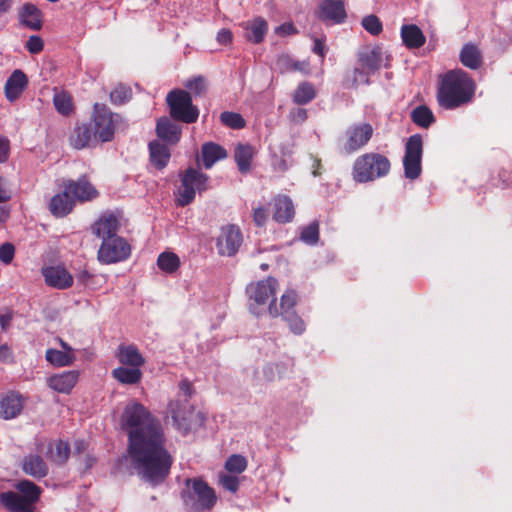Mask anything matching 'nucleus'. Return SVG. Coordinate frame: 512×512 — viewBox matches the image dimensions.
Listing matches in <instances>:
<instances>
[{
  "mask_svg": "<svg viewBox=\"0 0 512 512\" xmlns=\"http://www.w3.org/2000/svg\"><path fill=\"white\" fill-rule=\"evenodd\" d=\"M122 427L127 433V454L138 477L156 487L165 482L173 465L166 448V437L160 421L142 404L126 406Z\"/></svg>",
  "mask_w": 512,
  "mask_h": 512,
  "instance_id": "nucleus-1",
  "label": "nucleus"
},
{
  "mask_svg": "<svg viewBox=\"0 0 512 512\" xmlns=\"http://www.w3.org/2000/svg\"><path fill=\"white\" fill-rule=\"evenodd\" d=\"M476 90L474 80L462 69H454L440 76L437 90L438 104L444 109H456L472 101Z\"/></svg>",
  "mask_w": 512,
  "mask_h": 512,
  "instance_id": "nucleus-2",
  "label": "nucleus"
},
{
  "mask_svg": "<svg viewBox=\"0 0 512 512\" xmlns=\"http://www.w3.org/2000/svg\"><path fill=\"white\" fill-rule=\"evenodd\" d=\"M181 499L189 512L211 510L217 501L215 490L200 477L187 478L181 491Z\"/></svg>",
  "mask_w": 512,
  "mask_h": 512,
  "instance_id": "nucleus-3",
  "label": "nucleus"
},
{
  "mask_svg": "<svg viewBox=\"0 0 512 512\" xmlns=\"http://www.w3.org/2000/svg\"><path fill=\"white\" fill-rule=\"evenodd\" d=\"M391 162L383 154L368 152L357 157L352 167V178L357 183L373 182L390 173Z\"/></svg>",
  "mask_w": 512,
  "mask_h": 512,
  "instance_id": "nucleus-4",
  "label": "nucleus"
},
{
  "mask_svg": "<svg viewBox=\"0 0 512 512\" xmlns=\"http://www.w3.org/2000/svg\"><path fill=\"white\" fill-rule=\"evenodd\" d=\"M20 493L7 491L0 493V504L9 512H34V505L39 500L41 488L29 480H22L16 485Z\"/></svg>",
  "mask_w": 512,
  "mask_h": 512,
  "instance_id": "nucleus-5",
  "label": "nucleus"
},
{
  "mask_svg": "<svg viewBox=\"0 0 512 512\" xmlns=\"http://www.w3.org/2000/svg\"><path fill=\"white\" fill-rule=\"evenodd\" d=\"M278 288V281L274 277H268L264 280L251 282L246 287L248 298V309L255 316L262 315L269 302L275 298Z\"/></svg>",
  "mask_w": 512,
  "mask_h": 512,
  "instance_id": "nucleus-6",
  "label": "nucleus"
},
{
  "mask_svg": "<svg viewBox=\"0 0 512 512\" xmlns=\"http://www.w3.org/2000/svg\"><path fill=\"white\" fill-rule=\"evenodd\" d=\"M166 103L169 115L175 121L192 124L199 118V109L193 104L192 96L186 90H171L166 96Z\"/></svg>",
  "mask_w": 512,
  "mask_h": 512,
  "instance_id": "nucleus-7",
  "label": "nucleus"
},
{
  "mask_svg": "<svg viewBox=\"0 0 512 512\" xmlns=\"http://www.w3.org/2000/svg\"><path fill=\"white\" fill-rule=\"evenodd\" d=\"M209 177L193 167L187 168L180 176L181 185L176 193V204L185 207L191 204L196 192L201 193L208 189Z\"/></svg>",
  "mask_w": 512,
  "mask_h": 512,
  "instance_id": "nucleus-8",
  "label": "nucleus"
},
{
  "mask_svg": "<svg viewBox=\"0 0 512 512\" xmlns=\"http://www.w3.org/2000/svg\"><path fill=\"white\" fill-rule=\"evenodd\" d=\"M373 134L374 128L368 122H359L349 125L341 140V152L346 155L354 154L369 143Z\"/></svg>",
  "mask_w": 512,
  "mask_h": 512,
  "instance_id": "nucleus-9",
  "label": "nucleus"
},
{
  "mask_svg": "<svg viewBox=\"0 0 512 512\" xmlns=\"http://www.w3.org/2000/svg\"><path fill=\"white\" fill-rule=\"evenodd\" d=\"M423 140L420 134L411 135L405 144L403 157L404 174L407 179L415 180L422 172Z\"/></svg>",
  "mask_w": 512,
  "mask_h": 512,
  "instance_id": "nucleus-10",
  "label": "nucleus"
},
{
  "mask_svg": "<svg viewBox=\"0 0 512 512\" xmlns=\"http://www.w3.org/2000/svg\"><path fill=\"white\" fill-rule=\"evenodd\" d=\"M131 255V246L122 237H106L98 250V260L104 264L125 261Z\"/></svg>",
  "mask_w": 512,
  "mask_h": 512,
  "instance_id": "nucleus-11",
  "label": "nucleus"
},
{
  "mask_svg": "<svg viewBox=\"0 0 512 512\" xmlns=\"http://www.w3.org/2000/svg\"><path fill=\"white\" fill-rule=\"evenodd\" d=\"M94 132L102 142L111 141L114 137L115 115L105 104L95 103L93 107Z\"/></svg>",
  "mask_w": 512,
  "mask_h": 512,
  "instance_id": "nucleus-12",
  "label": "nucleus"
},
{
  "mask_svg": "<svg viewBox=\"0 0 512 512\" xmlns=\"http://www.w3.org/2000/svg\"><path fill=\"white\" fill-rule=\"evenodd\" d=\"M242 241V233L239 227L236 225H227L221 230L216 242V248L220 255L230 257L238 252Z\"/></svg>",
  "mask_w": 512,
  "mask_h": 512,
  "instance_id": "nucleus-13",
  "label": "nucleus"
},
{
  "mask_svg": "<svg viewBox=\"0 0 512 512\" xmlns=\"http://www.w3.org/2000/svg\"><path fill=\"white\" fill-rule=\"evenodd\" d=\"M317 18L325 23L342 24L347 19L343 0H322L316 11Z\"/></svg>",
  "mask_w": 512,
  "mask_h": 512,
  "instance_id": "nucleus-14",
  "label": "nucleus"
},
{
  "mask_svg": "<svg viewBox=\"0 0 512 512\" xmlns=\"http://www.w3.org/2000/svg\"><path fill=\"white\" fill-rule=\"evenodd\" d=\"M63 188L68 191L74 201L79 202L91 201L99 194L86 175L79 177L77 180L64 181Z\"/></svg>",
  "mask_w": 512,
  "mask_h": 512,
  "instance_id": "nucleus-15",
  "label": "nucleus"
},
{
  "mask_svg": "<svg viewBox=\"0 0 512 512\" xmlns=\"http://www.w3.org/2000/svg\"><path fill=\"white\" fill-rule=\"evenodd\" d=\"M45 283L53 288L64 290L73 285V276L62 266H48L42 269Z\"/></svg>",
  "mask_w": 512,
  "mask_h": 512,
  "instance_id": "nucleus-16",
  "label": "nucleus"
},
{
  "mask_svg": "<svg viewBox=\"0 0 512 512\" xmlns=\"http://www.w3.org/2000/svg\"><path fill=\"white\" fill-rule=\"evenodd\" d=\"M297 304V293L294 290H287L280 298L279 305L277 304L276 297L273 298L268 306L267 311L269 315L273 318L283 317L289 313L295 311V306Z\"/></svg>",
  "mask_w": 512,
  "mask_h": 512,
  "instance_id": "nucleus-17",
  "label": "nucleus"
},
{
  "mask_svg": "<svg viewBox=\"0 0 512 512\" xmlns=\"http://www.w3.org/2000/svg\"><path fill=\"white\" fill-rule=\"evenodd\" d=\"M18 19L21 25L33 31H39L43 26L42 11L29 2L24 3L19 9Z\"/></svg>",
  "mask_w": 512,
  "mask_h": 512,
  "instance_id": "nucleus-18",
  "label": "nucleus"
},
{
  "mask_svg": "<svg viewBox=\"0 0 512 512\" xmlns=\"http://www.w3.org/2000/svg\"><path fill=\"white\" fill-rule=\"evenodd\" d=\"M96 134L89 123H76L70 136V145L77 150L87 148L95 140Z\"/></svg>",
  "mask_w": 512,
  "mask_h": 512,
  "instance_id": "nucleus-19",
  "label": "nucleus"
},
{
  "mask_svg": "<svg viewBox=\"0 0 512 512\" xmlns=\"http://www.w3.org/2000/svg\"><path fill=\"white\" fill-rule=\"evenodd\" d=\"M120 228V223L113 213H104L100 218L91 226L92 233L101 238L102 241L106 237H116Z\"/></svg>",
  "mask_w": 512,
  "mask_h": 512,
  "instance_id": "nucleus-20",
  "label": "nucleus"
},
{
  "mask_svg": "<svg viewBox=\"0 0 512 512\" xmlns=\"http://www.w3.org/2000/svg\"><path fill=\"white\" fill-rule=\"evenodd\" d=\"M273 219L281 224L289 223L295 216V207L290 197L277 195L272 199Z\"/></svg>",
  "mask_w": 512,
  "mask_h": 512,
  "instance_id": "nucleus-21",
  "label": "nucleus"
},
{
  "mask_svg": "<svg viewBox=\"0 0 512 512\" xmlns=\"http://www.w3.org/2000/svg\"><path fill=\"white\" fill-rule=\"evenodd\" d=\"M156 134L164 142L175 145L181 138L182 129L171 117L163 116L157 120Z\"/></svg>",
  "mask_w": 512,
  "mask_h": 512,
  "instance_id": "nucleus-22",
  "label": "nucleus"
},
{
  "mask_svg": "<svg viewBox=\"0 0 512 512\" xmlns=\"http://www.w3.org/2000/svg\"><path fill=\"white\" fill-rule=\"evenodd\" d=\"M79 372L76 370L54 374L47 379V385L58 393L69 394L76 385Z\"/></svg>",
  "mask_w": 512,
  "mask_h": 512,
  "instance_id": "nucleus-23",
  "label": "nucleus"
},
{
  "mask_svg": "<svg viewBox=\"0 0 512 512\" xmlns=\"http://www.w3.org/2000/svg\"><path fill=\"white\" fill-rule=\"evenodd\" d=\"M27 86L28 78L26 74L22 70L16 69L11 73L5 83V97L10 102H13L21 96Z\"/></svg>",
  "mask_w": 512,
  "mask_h": 512,
  "instance_id": "nucleus-24",
  "label": "nucleus"
},
{
  "mask_svg": "<svg viewBox=\"0 0 512 512\" xmlns=\"http://www.w3.org/2000/svg\"><path fill=\"white\" fill-rule=\"evenodd\" d=\"M116 357L123 366L141 368L146 360L134 344H121L117 348Z\"/></svg>",
  "mask_w": 512,
  "mask_h": 512,
  "instance_id": "nucleus-25",
  "label": "nucleus"
},
{
  "mask_svg": "<svg viewBox=\"0 0 512 512\" xmlns=\"http://www.w3.org/2000/svg\"><path fill=\"white\" fill-rule=\"evenodd\" d=\"M24 406V398L16 392H9L0 400V417L5 420L17 417Z\"/></svg>",
  "mask_w": 512,
  "mask_h": 512,
  "instance_id": "nucleus-26",
  "label": "nucleus"
},
{
  "mask_svg": "<svg viewBox=\"0 0 512 512\" xmlns=\"http://www.w3.org/2000/svg\"><path fill=\"white\" fill-rule=\"evenodd\" d=\"M75 201L64 188L63 192L55 194L49 203V211L55 217L62 218L72 212Z\"/></svg>",
  "mask_w": 512,
  "mask_h": 512,
  "instance_id": "nucleus-27",
  "label": "nucleus"
},
{
  "mask_svg": "<svg viewBox=\"0 0 512 512\" xmlns=\"http://www.w3.org/2000/svg\"><path fill=\"white\" fill-rule=\"evenodd\" d=\"M400 35L403 45L409 50L419 49L426 42V36L415 24L402 25Z\"/></svg>",
  "mask_w": 512,
  "mask_h": 512,
  "instance_id": "nucleus-28",
  "label": "nucleus"
},
{
  "mask_svg": "<svg viewBox=\"0 0 512 512\" xmlns=\"http://www.w3.org/2000/svg\"><path fill=\"white\" fill-rule=\"evenodd\" d=\"M187 404V400H185V402L175 400L169 403V412L178 429H189V418L192 414V410L187 408Z\"/></svg>",
  "mask_w": 512,
  "mask_h": 512,
  "instance_id": "nucleus-29",
  "label": "nucleus"
},
{
  "mask_svg": "<svg viewBox=\"0 0 512 512\" xmlns=\"http://www.w3.org/2000/svg\"><path fill=\"white\" fill-rule=\"evenodd\" d=\"M149 154L152 165L158 170L164 169L171 157L168 146L157 140L149 143Z\"/></svg>",
  "mask_w": 512,
  "mask_h": 512,
  "instance_id": "nucleus-30",
  "label": "nucleus"
},
{
  "mask_svg": "<svg viewBox=\"0 0 512 512\" xmlns=\"http://www.w3.org/2000/svg\"><path fill=\"white\" fill-rule=\"evenodd\" d=\"M22 469L26 474L37 479L45 477L48 473V467L43 458L33 454L23 458Z\"/></svg>",
  "mask_w": 512,
  "mask_h": 512,
  "instance_id": "nucleus-31",
  "label": "nucleus"
},
{
  "mask_svg": "<svg viewBox=\"0 0 512 512\" xmlns=\"http://www.w3.org/2000/svg\"><path fill=\"white\" fill-rule=\"evenodd\" d=\"M460 62L467 68L476 70L483 62L481 51L473 43H466L459 54Z\"/></svg>",
  "mask_w": 512,
  "mask_h": 512,
  "instance_id": "nucleus-32",
  "label": "nucleus"
},
{
  "mask_svg": "<svg viewBox=\"0 0 512 512\" xmlns=\"http://www.w3.org/2000/svg\"><path fill=\"white\" fill-rule=\"evenodd\" d=\"M203 165L206 169H210L217 161L227 157V151L220 145L208 142L201 149Z\"/></svg>",
  "mask_w": 512,
  "mask_h": 512,
  "instance_id": "nucleus-33",
  "label": "nucleus"
},
{
  "mask_svg": "<svg viewBox=\"0 0 512 512\" xmlns=\"http://www.w3.org/2000/svg\"><path fill=\"white\" fill-rule=\"evenodd\" d=\"M112 376L121 384L134 385L142 379V371L139 368L120 366L112 370Z\"/></svg>",
  "mask_w": 512,
  "mask_h": 512,
  "instance_id": "nucleus-34",
  "label": "nucleus"
},
{
  "mask_svg": "<svg viewBox=\"0 0 512 512\" xmlns=\"http://www.w3.org/2000/svg\"><path fill=\"white\" fill-rule=\"evenodd\" d=\"M254 149L250 144H238L234 150V159L241 173H247L251 168Z\"/></svg>",
  "mask_w": 512,
  "mask_h": 512,
  "instance_id": "nucleus-35",
  "label": "nucleus"
},
{
  "mask_svg": "<svg viewBox=\"0 0 512 512\" xmlns=\"http://www.w3.org/2000/svg\"><path fill=\"white\" fill-rule=\"evenodd\" d=\"M358 62L362 68L366 69L370 74H374L381 66V52L377 49L362 52L358 56Z\"/></svg>",
  "mask_w": 512,
  "mask_h": 512,
  "instance_id": "nucleus-36",
  "label": "nucleus"
},
{
  "mask_svg": "<svg viewBox=\"0 0 512 512\" xmlns=\"http://www.w3.org/2000/svg\"><path fill=\"white\" fill-rule=\"evenodd\" d=\"M248 29L250 33L247 35V39L254 44H259L267 34L268 23L264 18L257 17L251 22Z\"/></svg>",
  "mask_w": 512,
  "mask_h": 512,
  "instance_id": "nucleus-37",
  "label": "nucleus"
},
{
  "mask_svg": "<svg viewBox=\"0 0 512 512\" xmlns=\"http://www.w3.org/2000/svg\"><path fill=\"white\" fill-rule=\"evenodd\" d=\"M411 120L419 127L428 128L435 122V117L430 108L425 105H420L412 110Z\"/></svg>",
  "mask_w": 512,
  "mask_h": 512,
  "instance_id": "nucleus-38",
  "label": "nucleus"
},
{
  "mask_svg": "<svg viewBox=\"0 0 512 512\" xmlns=\"http://www.w3.org/2000/svg\"><path fill=\"white\" fill-rule=\"evenodd\" d=\"M316 97V90L309 82L300 83L293 94V102L298 105H306Z\"/></svg>",
  "mask_w": 512,
  "mask_h": 512,
  "instance_id": "nucleus-39",
  "label": "nucleus"
},
{
  "mask_svg": "<svg viewBox=\"0 0 512 512\" xmlns=\"http://www.w3.org/2000/svg\"><path fill=\"white\" fill-rule=\"evenodd\" d=\"M53 104L56 111L64 116H69L74 110L72 97L65 91L54 94Z\"/></svg>",
  "mask_w": 512,
  "mask_h": 512,
  "instance_id": "nucleus-40",
  "label": "nucleus"
},
{
  "mask_svg": "<svg viewBox=\"0 0 512 512\" xmlns=\"http://www.w3.org/2000/svg\"><path fill=\"white\" fill-rule=\"evenodd\" d=\"M370 75L371 74L361 66L355 67L346 74L344 83L346 86L353 88H356L360 84L368 85L370 83Z\"/></svg>",
  "mask_w": 512,
  "mask_h": 512,
  "instance_id": "nucleus-41",
  "label": "nucleus"
},
{
  "mask_svg": "<svg viewBox=\"0 0 512 512\" xmlns=\"http://www.w3.org/2000/svg\"><path fill=\"white\" fill-rule=\"evenodd\" d=\"M46 360L54 366L63 367L71 365L75 361V356L70 352L48 349Z\"/></svg>",
  "mask_w": 512,
  "mask_h": 512,
  "instance_id": "nucleus-42",
  "label": "nucleus"
},
{
  "mask_svg": "<svg viewBox=\"0 0 512 512\" xmlns=\"http://www.w3.org/2000/svg\"><path fill=\"white\" fill-rule=\"evenodd\" d=\"M158 267L166 273H174L180 266L179 257L172 252H163L157 259Z\"/></svg>",
  "mask_w": 512,
  "mask_h": 512,
  "instance_id": "nucleus-43",
  "label": "nucleus"
},
{
  "mask_svg": "<svg viewBox=\"0 0 512 512\" xmlns=\"http://www.w3.org/2000/svg\"><path fill=\"white\" fill-rule=\"evenodd\" d=\"M220 121L222 124L232 129H242L246 125L241 114L230 111L222 112L220 114Z\"/></svg>",
  "mask_w": 512,
  "mask_h": 512,
  "instance_id": "nucleus-44",
  "label": "nucleus"
},
{
  "mask_svg": "<svg viewBox=\"0 0 512 512\" xmlns=\"http://www.w3.org/2000/svg\"><path fill=\"white\" fill-rule=\"evenodd\" d=\"M225 468L231 473L240 474L246 470L247 460L242 455L233 454L226 460Z\"/></svg>",
  "mask_w": 512,
  "mask_h": 512,
  "instance_id": "nucleus-45",
  "label": "nucleus"
},
{
  "mask_svg": "<svg viewBox=\"0 0 512 512\" xmlns=\"http://www.w3.org/2000/svg\"><path fill=\"white\" fill-rule=\"evenodd\" d=\"M131 96V89L124 85H118L110 92V100L115 105H122L128 102Z\"/></svg>",
  "mask_w": 512,
  "mask_h": 512,
  "instance_id": "nucleus-46",
  "label": "nucleus"
},
{
  "mask_svg": "<svg viewBox=\"0 0 512 512\" xmlns=\"http://www.w3.org/2000/svg\"><path fill=\"white\" fill-rule=\"evenodd\" d=\"M289 326V329L292 333L296 335H301L306 330V325L304 320L296 313V311L289 313L282 317Z\"/></svg>",
  "mask_w": 512,
  "mask_h": 512,
  "instance_id": "nucleus-47",
  "label": "nucleus"
},
{
  "mask_svg": "<svg viewBox=\"0 0 512 512\" xmlns=\"http://www.w3.org/2000/svg\"><path fill=\"white\" fill-rule=\"evenodd\" d=\"M301 240L307 244H315L319 240V224L314 221L303 228Z\"/></svg>",
  "mask_w": 512,
  "mask_h": 512,
  "instance_id": "nucleus-48",
  "label": "nucleus"
},
{
  "mask_svg": "<svg viewBox=\"0 0 512 512\" xmlns=\"http://www.w3.org/2000/svg\"><path fill=\"white\" fill-rule=\"evenodd\" d=\"M184 86L192 91L194 96H202L207 91L206 80L202 76H197L192 80H188Z\"/></svg>",
  "mask_w": 512,
  "mask_h": 512,
  "instance_id": "nucleus-49",
  "label": "nucleus"
},
{
  "mask_svg": "<svg viewBox=\"0 0 512 512\" xmlns=\"http://www.w3.org/2000/svg\"><path fill=\"white\" fill-rule=\"evenodd\" d=\"M362 26L372 35H378L382 32L383 26L379 18L375 15H368L363 18Z\"/></svg>",
  "mask_w": 512,
  "mask_h": 512,
  "instance_id": "nucleus-50",
  "label": "nucleus"
},
{
  "mask_svg": "<svg viewBox=\"0 0 512 512\" xmlns=\"http://www.w3.org/2000/svg\"><path fill=\"white\" fill-rule=\"evenodd\" d=\"M70 456V445L66 441L59 440L56 443L55 455H53V461L58 464H64Z\"/></svg>",
  "mask_w": 512,
  "mask_h": 512,
  "instance_id": "nucleus-51",
  "label": "nucleus"
},
{
  "mask_svg": "<svg viewBox=\"0 0 512 512\" xmlns=\"http://www.w3.org/2000/svg\"><path fill=\"white\" fill-rule=\"evenodd\" d=\"M219 482L222 487L232 493L237 492L239 488V478L235 475L223 474L219 476Z\"/></svg>",
  "mask_w": 512,
  "mask_h": 512,
  "instance_id": "nucleus-52",
  "label": "nucleus"
},
{
  "mask_svg": "<svg viewBox=\"0 0 512 512\" xmlns=\"http://www.w3.org/2000/svg\"><path fill=\"white\" fill-rule=\"evenodd\" d=\"M25 48L31 54H39L44 48V42L38 35H32L28 38Z\"/></svg>",
  "mask_w": 512,
  "mask_h": 512,
  "instance_id": "nucleus-53",
  "label": "nucleus"
},
{
  "mask_svg": "<svg viewBox=\"0 0 512 512\" xmlns=\"http://www.w3.org/2000/svg\"><path fill=\"white\" fill-rule=\"evenodd\" d=\"M15 247L12 243L6 242L0 246V261L4 264H10L14 258Z\"/></svg>",
  "mask_w": 512,
  "mask_h": 512,
  "instance_id": "nucleus-54",
  "label": "nucleus"
},
{
  "mask_svg": "<svg viewBox=\"0 0 512 512\" xmlns=\"http://www.w3.org/2000/svg\"><path fill=\"white\" fill-rule=\"evenodd\" d=\"M253 222L258 227H264L268 218L267 210L264 207L253 209Z\"/></svg>",
  "mask_w": 512,
  "mask_h": 512,
  "instance_id": "nucleus-55",
  "label": "nucleus"
},
{
  "mask_svg": "<svg viewBox=\"0 0 512 512\" xmlns=\"http://www.w3.org/2000/svg\"><path fill=\"white\" fill-rule=\"evenodd\" d=\"M10 141L7 137L0 135V163H4L9 158Z\"/></svg>",
  "mask_w": 512,
  "mask_h": 512,
  "instance_id": "nucleus-56",
  "label": "nucleus"
},
{
  "mask_svg": "<svg viewBox=\"0 0 512 512\" xmlns=\"http://www.w3.org/2000/svg\"><path fill=\"white\" fill-rule=\"evenodd\" d=\"M308 118V111L304 108H297L290 112V120L295 124H301Z\"/></svg>",
  "mask_w": 512,
  "mask_h": 512,
  "instance_id": "nucleus-57",
  "label": "nucleus"
},
{
  "mask_svg": "<svg viewBox=\"0 0 512 512\" xmlns=\"http://www.w3.org/2000/svg\"><path fill=\"white\" fill-rule=\"evenodd\" d=\"M233 33L229 29H221L217 33V41L222 45H228L232 43Z\"/></svg>",
  "mask_w": 512,
  "mask_h": 512,
  "instance_id": "nucleus-58",
  "label": "nucleus"
},
{
  "mask_svg": "<svg viewBox=\"0 0 512 512\" xmlns=\"http://www.w3.org/2000/svg\"><path fill=\"white\" fill-rule=\"evenodd\" d=\"M11 199V192L7 188V181L0 177V203L7 202Z\"/></svg>",
  "mask_w": 512,
  "mask_h": 512,
  "instance_id": "nucleus-59",
  "label": "nucleus"
},
{
  "mask_svg": "<svg viewBox=\"0 0 512 512\" xmlns=\"http://www.w3.org/2000/svg\"><path fill=\"white\" fill-rule=\"evenodd\" d=\"M313 52L320 56L322 59L325 58L326 55V48L325 43L322 39L315 38L314 39V46H313Z\"/></svg>",
  "mask_w": 512,
  "mask_h": 512,
  "instance_id": "nucleus-60",
  "label": "nucleus"
},
{
  "mask_svg": "<svg viewBox=\"0 0 512 512\" xmlns=\"http://www.w3.org/2000/svg\"><path fill=\"white\" fill-rule=\"evenodd\" d=\"M179 389L187 396V397H191L193 392H194V389H193V386H192V383L187 380V379H184V380H181L180 383H179Z\"/></svg>",
  "mask_w": 512,
  "mask_h": 512,
  "instance_id": "nucleus-61",
  "label": "nucleus"
},
{
  "mask_svg": "<svg viewBox=\"0 0 512 512\" xmlns=\"http://www.w3.org/2000/svg\"><path fill=\"white\" fill-rule=\"evenodd\" d=\"M277 32L281 35H291L296 33V28L292 23H284L277 28Z\"/></svg>",
  "mask_w": 512,
  "mask_h": 512,
  "instance_id": "nucleus-62",
  "label": "nucleus"
},
{
  "mask_svg": "<svg viewBox=\"0 0 512 512\" xmlns=\"http://www.w3.org/2000/svg\"><path fill=\"white\" fill-rule=\"evenodd\" d=\"M93 275L88 270H82L77 274V280L79 283L87 286L92 279Z\"/></svg>",
  "mask_w": 512,
  "mask_h": 512,
  "instance_id": "nucleus-63",
  "label": "nucleus"
},
{
  "mask_svg": "<svg viewBox=\"0 0 512 512\" xmlns=\"http://www.w3.org/2000/svg\"><path fill=\"white\" fill-rule=\"evenodd\" d=\"M12 321V313L7 312L6 314L0 315V326L3 331H7Z\"/></svg>",
  "mask_w": 512,
  "mask_h": 512,
  "instance_id": "nucleus-64",
  "label": "nucleus"
}]
</instances>
